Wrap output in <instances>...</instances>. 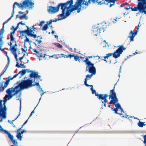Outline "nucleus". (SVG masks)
Listing matches in <instances>:
<instances>
[{
	"instance_id": "f257e3e1",
	"label": "nucleus",
	"mask_w": 146,
	"mask_h": 146,
	"mask_svg": "<svg viewBox=\"0 0 146 146\" xmlns=\"http://www.w3.org/2000/svg\"><path fill=\"white\" fill-rule=\"evenodd\" d=\"M87 0H77L75 4L70 9H69L73 3V0H71L67 1L65 3H59L56 7H53L51 6L48 7L47 11L49 13H55L58 11L60 7L62 10V13L60 15V16L62 17V19H64L68 16L71 13L75 10H77V12L79 13L81 10L86 9L84 2Z\"/></svg>"
},
{
	"instance_id": "f03ea898",
	"label": "nucleus",
	"mask_w": 146,
	"mask_h": 146,
	"mask_svg": "<svg viewBox=\"0 0 146 146\" xmlns=\"http://www.w3.org/2000/svg\"><path fill=\"white\" fill-rule=\"evenodd\" d=\"M19 82L17 81L14 85V86L16 85V88L18 89L17 90V92H21L23 89L28 88L34 86V85L32 84L33 80H32L28 79L26 80H22L19 84Z\"/></svg>"
},
{
	"instance_id": "7ed1b4c3",
	"label": "nucleus",
	"mask_w": 146,
	"mask_h": 146,
	"mask_svg": "<svg viewBox=\"0 0 146 146\" xmlns=\"http://www.w3.org/2000/svg\"><path fill=\"white\" fill-rule=\"evenodd\" d=\"M30 0H25L22 3H19L17 2L14 3L13 6V11L12 12V15L11 17L10 18V20L11 18L13 16L14 13V9L15 8V5L17 6L18 7L21 9H23L27 7H29L30 6L31 7L33 6L34 4L31 1H29Z\"/></svg>"
},
{
	"instance_id": "20e7f679",
	"label": "nucleus",
	"mask_w": 146,
	"mask_h": 146,
	"mask_svg": "<svg viewBox=\"0 0 146 146\" xmlns=\"http://www.w3.org/2000/svg\"><path fill=\"white\" fill-rule=\"evenodd\" d=\"M115 0H88V1H86L85 3V6H88V4L90 3L91 1L93 3H94L96 2L98 4L101 5L103 4L108 5L109 3H112V4H110V7H111L112 5H114Z\"/></svg>"
},
{
	"instance_id": "39448f33",
	"label": "nucleus",
	"mask_w": 146,
	"mask_h": 146,
	"mask_svg": "<svg viewBox=\"0 0 146 146\" xmlns=\"http://www.w3.org/2000/svg\"><path fill=\"white\" fill-rule=\"evenodd\" d=\"M26 27L27 28V30L23 31H19V32L20 33L21 36H24V34L26 33L28 36L33 37L35 38H36V37H39V38L40 39H41L42 38V37L41 36H37L36 34H34V32H33V30H32V28H30V29H29L28 26L26 25Z\"/></svg>"
},
{
	"instance_id": "423d86ee",
	"label": "nucleus",
	"mask_w": 146,
	"mask_h": 146,
	"mask_svg": "<svg viewBox=\"0 0 146 146\" xmlns=\"http://www.w3.org/2000/svg\"><path fill=\"white\" fill-rule=\"evenodd\" d=\"M118 47H119V48L116 50L113 53H110L106 54V57H107V58H108L109 57L112 55L113 58H117L118 57L120 56V55L122 54L123 50H125L126 49V48L124 47L122 45L118 46Z\"/></svg>"
},
{
	"instance_id": "0eeeda50",
	"label": "nucleus",
	"mask_w": 146,
	"mask_h": 146,
	"mask_svg": "<svg viewBox=\"0 0 146 146\" xmlns=\"http://www.w3.org/2000/svg\"><path fill=\"white\" fill-rule=\"evenodd\" d=\"M91 90L92 91V94H95L96 96L97 97V98L99 100H103V101L102 102V103L104 104V103H107L108 102V100L107 99V98L108 96V95L107 94H99L98 93H97L95 90H94L93 89V86H91Z\"/></svg>"
},
{
	"instance_id": "6e6552de",
	"label": "nucleus",
	"mask_w": 146,
	"mask_h": 146,
	"mask_svg": "<svg viewBox=\"0 0 146 146\" xmlns=\"http://www.w3.org/2000/svg\"><path fill=\"white\" fill-rule=\"evenodd\" d=\"M7 100L4 99L3 101V102L4 106L1 107L0 109V117L5 118L6 117L7 108L5 106Z\"/></svg>"
},
{
	"instance_id": "1a4fd4ad",
	"label": "nucleus",
	"mask_w": 146,
	"mask_h": 146,
	"mask_svg": "<svg viewBox=\"0 0 146 146\" xmlns=\"http://www.w3.org/2000/svg\"><path fill=\"white\" fill-rule=\"evenodd\" d=\"M25 73L26 72L28 73L31 72L29 75L30 79L33 78H34V81L35 80V78H38V80L40 79V76L38 75V72H35L34 71L32 72V71L30 70L29 69H25Z\"/></svg>"
},
{
	"instance_id": "9d476101",
	"label": "nucleus",
	"mask_w": 146,
	"mask_h": 146,
	"mask_svg": "<svg viewBox=\"0 0 146 146\" xmlns=\"http://www.w3.org/2000/svg\"><path fill=\"white\" fill-rule=\"evenodd\" d=\"M138 5L137 6L135 7L133 9H132V11H137L139 10L141 13H144L146 15V11L144 10L140 0H137Z\"/></svg>"
},
{
	"instance_id": "9b49d317",
	"label": "nucleus",
	"mask_w": 146,
	"mask_h": 146,
	"mask_svg": "<svg viewBox=\"0 0 146 146\" xmlns=\"http://www.w3.org/2000/svg\"><path fill=\"white\" fill-rule=\"evenodd\" d=\"M86 71H88L89 73L95 75L96 73V69L95 67L94 66V64L92 63L87 65L86 67Z\"/></svg>"
},
{
	"instance_id": "f8f14e48",
	"label": "nucleus",
	"mask_w": 146,
	"mask_h": 146,
	"mask_svg": "<svg viewBox=\"0 0 146 146\" xmlns=\"http://www.w3.org/2000/svg\"><path fill=\"white\" fill-rule=\"evenodd\" d=\"M4 32V27H3L1 29L0 31V50L2 51H4L5 48L2 49L1 47L3 44V42L2 40L3 35Z\"/></svg>"
},
{
	"instance_id": "ddd939ff",
	"label": "nucleus",
	"mask_w": 146,
	"mask_h": 146,
	"mask_svg": "<svg viewBox=\"0 0 146 146\" xmlns=\"http://www.w3.org/2000/svg\"><path fill=\"white\" fill-rule=\"evenodd\" d=\"M18 89L16 88V86L14 88L13 87L10 88L9 98L11 99L13 95L17 94L19 92H17V90Z\"/></svg>"
},
{
	"instance_id": "4468645a",
	"label": "nucleus",
	"mask_w": 146,
	"mask_h": 146,
	"mask_svg": "<svg viewBox=\"0 0 146 146\" xmlns=\"http://www.w3.org/2000/svg\"><path fill=\"white\" fill-rule=\"evenodd\" d=\"M110 95H109V99L111 98V100H116L117 99L116 96V93L113 89L111 90L110 91Z\"/></svg>"
},
{
	"instance_id": "2eb2a0df",
	"label": "nucleus",
	"mask_w": 146,
	"mask_h": 146,
	"mask_svg": "<svg viewBox=\"0 0 146 146\" xmlns=\"http://www.w3.org/2000/svg\"><path fill=\"white\" fill-rule=\"evenodd\" d=\"M17 46V44L15 43V44H14L13 46V47L12 48H10V50L11 52H12V54L14 55L16 61H18V59L17 58V55L16 53L17 49V48H15V47Z\"/></svg>"
},
{
	"instance_id": "dca6fc26",
	"label": "nucleus",
	"mask_w": 146,
	"mask_h": 146,
	"mask_svg": "<svg viewBox=\"0 0 146 146\" xmlns=\"http://www.w3.org/2000/svg\"><path fill=\"white\" fill-rule=\"evenodd\" d=\"M118 99H117L116 100H111L109 102V104H114L116 108L119 109H121V106L118 103H117L118 102Z\"/></svg>"
},
{
	"instance_id": "f3484780",
	"label": "nucleus",
	"mask_w": 146,
	"mask_h": 146,
	"mask_svg": "<svg viewBox=\"0 0 146 146\" xmlns=\"http://www.w3.org/2000/svg\"><path fill=\"white\" fill-rule=\"evenodd\" d=\"M139 28L138 27L137 30L135 32H133L132 31H131L129 33V36L128 38H130V41H133L134 40V38L137 35V32H138V29Z\"/></svg>"
},
{
	"instance_id": "a211bd4d",
	"label": "nucleus",
	"mask_w": 146,
	"mask_h": 146,
	"mask_svg": "<svg viewBox=\"0 0 146 146\" xmlns=\"http://www.w3.org/2000/svg\"><path fill=\"white\" fill-rule=\"evenodd\" d=\"M25 69H23L21 71H19V73L15 74L13 77H12L11 76H10V80H12L13 78H15L17 76L20 74V76L19 77V78H21L23 75L25 74Z\"/></svg>"
},
{
	"instance_id": "6ab92c4d",
	"label": "nucleus",
	"mask_w": 146,
	"mask_h": 146,
	"mask_svg": "<svg viewBox=\"0 0 146 146\" xmlns=\"http://www.w3.org/2000/svg\"><path fill=\"white\" fill-rule=\"evenodd\" d=\"M15 32H11L10 33V39L11 42H10V48H12L13 47V46L14 44H15V43H16V41H15V39L13 35V34H14Z\"/></svg>"
},
{
	"instance_id": "aec40b11",
	"label": "nucleus",
	"mask_w": 146,
	"mask_h": 146,
	"mask_svg": "<svg viewBox=\"0 0 146 146\" xmlns=\"http://www.w3.org/2000/svg\"><path fill=\"white\" fill-rule=\"evenodd\" d=\"M105 30V29L104 28L102 27L100 28V29H98L97 28L94 29V32H98L97 33H94V35L97 36L99 34L101 33V31L104 32Z\"/></svg>"
},
{
	"instance_id": "412c9836",
	"label": "nucleus",
	"mask_w": 146,
	"mask_h": 146,
	"mask_svg": "<svg viewBox=\"0 0 146 146\" xmlns=\"http://www.w3.org/2000/svg\"><path fill=\"white\" fill-rule=\"evenodd\" d=\"M69 57L70 59H71L72 57H74V59L75 61H77L78 60L79 62H80V60L79 59V57L77 55H75L74 54H69V55L68 56Z\"/></svg>"
},
{
	"instance_id": "4be33fe9",
	"label": "nucleus",
	"mask_w": 146,
	"mask_h": 146,
	"mask_svg": "<svg viewBox=\"0 0 146 146\" xmlns=\"http://www.w3.org/2000/svg\"><path fill=\"white\" fill-rule=\"evenodd\" d=\"M0 132L7 134L9 137V132L6 130L4 129L0 125Z\"/></svg>"
},
{
	"instance_id": "5701e85b",
	"label": "nucleus",
	"mask_w": 146,
	"mask_h": 146,
	"mask_svg": "<svg viewBox=\"0 0 146 146\" xmlns=\"http://www.w3.org/2000/svg\"><path fill=\"white\" fill-rule=\"evenodd\" d=\"M21 93H20V94H19L18 95L19 98H17V99H16V100H20L21 104V99H20L19 98H20V97H21ZM21 104L20 106V111L19 112V114L18 115L17 117V118H15V120L19 116V115H20V112H21Z\"/></svg>"
},
{
	"instance_id": "b1692460",
	"label": "nucleus",
	"mask_w": 146,
	"mask_h": 146,
	"mask_svg": "<svg viewBox=\"0 0 146 146\" xmlns=\"http://www.w3.org/2000/svg\"><path fill=\"white\" fill-rule=\"evenodd\" d=\"M144 10H146V0H140Z\"/></svg>"
},
{
	"instance_id": "393cba45",
	"label": "nucleus",
	"mask_w": 146,
	"mask_h": 146,
	"mask_svg": "<svg viewBox=\"0 0 146 146\" xmlns=\"http://www.w3.org/2000/svg\"><path fill=\"white\" fill-rule=\"evenodd\" d=\"M58 57H56V58L58 59L59 58H61V57H63L64 58H69V57H68L69 55H65L63 54H58Z\"/></svg>"
},
{
	"instance_id": "a878e982",
	"label": "nucleus",
	"mask_w": 146,
	"mask_h": 146,
	"mask_svg": "<svg viewBox=\"0 0 146 146\" xmlns=\"http://www.w3.org/2000/svg\"><path fill=\"white\" fill-rule=\"evenodd\" d=\"M6 93L7 94L4 97L3 99H7V100H9V88L6 91Z\"/></svg>"
},
{
	"instance_id": "bb28decb",
	"label": "nucleus",
	"mask_w": 146,
	"mask_h": 146,
	"mask_svg": "<svg viewBox=\"0 0 146 146\" xmlns=\"http://www.w3.org/2000/svg\"><path fill=\"white\" fill-rule=\"evenodd\" d=\"M17 134L16 135V137L20 141L22 140V136H21L22 134L19 131L18 132H17Z\"/></svg>"
},
{
	"instance_id": "cd10ccee",
	"label": "nucleus",
	"mask_w": 146,
	"mask_h": 146,
	"mask_svg": "<svg viewBox=\"0 0 146 146\" xmlns=\"http://www.w3.org/2000/svg\"><path fill=\"white\" fill-rule=\"evenodd\" d=\"M111 108L112 110H113L115 111V113L119 115L121 117H124L122 115V114L121 113H119L117 112V111H118V109L116 108H114L113 109V108L112 107H111Z\"/></svg>"
},
{
	"instance_id": "c85d7f7f",
	"label": "nucleus",
	"mask_w": 146,
	"mask_h": 146,
	"mask_svg": "<svg viewBox=\"0 0 146 146\" xmlns=\"http://www.w3.org/2000/svg\"><path fill=\"white\" fill-rule=\"evenodd\" d=\"M145 123V122H143L139 121L137 125L139 127H142L143 126L146 125V124H144Z\"/></svg>"
},
{
	"instance_id": "c756f323",
	"label": "nucleus",
	"mask_w": 146,
	"mask_h": 146,
	"mask_svg": "<svg viewBox=\"0 0 146 146\" xmlns=\"http://www.w3.org/2000/svg\"><path fill=\"white\" fill-rule=\"evenodd\" d=\"M19 18L20 19H25V20H27L28 19V17L27 16L26 14L24 15L23 16H19Z\"/></svg>"
},
{
	"instance_id": "7c9ffc66",
	"label": "nucleus",
	"mask_w": 146,
	"mask_h": 146,
	"mask_svg": "<svg viewBox=\"0 0 146 146\" xmlns=\"http://www.w3.org/2000/svg\"><path fill=\"white\" fill-rule=\"evenodd\" d=\"M84 61L85 62L86 64L87 65H88L89 64L92 63L90 61H89L88 58V57L86 58V60H84Z\"/></svg>"
},
{
	"instance_id": "2f4dec72",
	"label": "nucleus",
	"mask_w": 146,
	"mask_h": 146,
	"mask_svg": "<svg viewBox=\"0 0 146 146\" xmlns=\"http://www.w3.org/2000/svg\"><path fill=\"white\" fill-rule=\"evenodd\" d=\"M9 64H7L6 65L5 68H4V69L3 70L2 72L1 73V74H0L1 76H2L3 74L5 73V72L6 71L7 69L8 68L9 66Z\"/></svg>"
},
{
	"instance_id": "473e14b6",
	"label": "nucleus",
	"mask_w": 146,
	"mask_h": 146,
	"mask_svg": "<svg viewBox=\"0 0 146 146\" xmlns=\"http://www.w3.org/2000/svg\"><path fill=\"white\" fill-rule=\"evenodd\" d=\"M25 37L26 38V39L24 40V47H25V44L26 42H28L29 44H31V42L32 41L31 40L30 41L29 40V39L27 38V37L26 36H25Z\"/></svg>"
},
{
	"instance_id": "72a5a7b5",
	"label": "nucleus",
	"mask_w": 146,
	"mask_h": 146,
	"mask_svg": "<svg viewBox=\"0 0 146 146\" xmlns=\"http://www.w3.org/2000/svg\"><path fill=\"white\" fill-rule=\"evenodd\" d=\"M19 24L18 23L15 28L14 26H12L11 30H13V31L15 32L17 29L18 28Z\"/></svg>"
},
{
	"instance_id": "f704fd0d",
	"label": "nucleus",
	"mask_w": 146,
	"mask_h": 146,
	"mask_svg": "<svg viewBox=\"0 0 146 146\" xmlns=\"http://www.w3.org/2000/svg\"><path fill=\"white\" fill-rule=\"evenodd\" d=\"M11 141L13 144V145H12L11 146H19L18 145V143L16 140L14 139Z\"/></svg>"
},
{
	"instance_id": "c9c22d12",
	"label": "nucleus",
	"mask_w": 146,
	"mask_h": 146,
	"mask_svg": "<svg viewBox=\"0 0 146 146\" xmlns=\"http://www.w3.org/2000/svg\"><path fill=\"white\" fill-rule=\"evenodd\" d=\"M7 80H6V82L4 85L3 87H4V88L6 87L9 84V76L7 78Z\"/></svg>"
},
{
	"instance_id": "e433bc0d",
	"label": "nucleus",
	"mask_w": 146,
	"mask_h": 146,
	"mask_svg": "<svg viewBox=\"0 0 146 146\" xmlns=\"http://www.w3.org/2000/svg\"><path fill=\"white\" fill-rule=\"evenodd\" d=\"M3 83L4 81H2L0 83V92L3 91L4 90V87H3L2 88Z\"/></svg>"
},
{
	"instance_id": "4c0bfd02",
	"label": "nucleus",
	"mask_w": 146,
	"mask_h": 146,
	"mask_svg": "<svg viewBox=\"0 0 146 146\" xmlns=\"http://www.w3.org/2000/svg\"><path fill=\"white\" fill-rule=\"evenodd\" d=\"M33 85H34V86L36 85L38 86L39 89L40 90V92L42 91V92H43V90H42V89L40 87V86L38 82H36L35 84Z\"/></svg>"
},
{
	"instance_id": "58836bf2",
	"label": "nucleus",
	"mask_w": 146,
	"mask_h": 146,
	"mask_svg": "<svg viewBox=\"0 0 146 146\" xmlns=\"http://www.w3.org/2000/svg\"><path fill=\"white\" fill-rule=\"evenodd\" d=\"M48 28V25H47L45 24L42 27V30L43 31H46Z\"/></svg>"
},
{
	"instance_id": "ea45409f",
	"label": "nucleus",
	"mask_w": 146,
	"mask_h": 146,
	"mask_svg": "<svg viewBox=\"0 0 146 146\" xmlns=\"http://www.w3.org/2000/svg\"><path fill=\"white\" fill-rule=\"evenodd\" d=\"M92 74H88L86 76V78H86L87 80H88V79H90L91 78L92 76H93Z\"/></svg>"
},
{
	"instance_id": "a19ab883",
	"label": "nucleus",
	"mask_w": 146,
	"mask_h": 146,
	"mask_svg": "<svg viewBox=\"0 0 146 146\" xmlns=\"http://www.w3.org/2000/svg\"><path fill=\"white\" fill-rule=\"evenodd\" d=\"M36 55L39 58L42 57V55L41 53H40L38 52H37V53H36ZM39 60H40V58H39Z\"/></svg>"
},
{
	"instance_id": "79ce46f5",
	"label": "nucleus",
	"mask_w": 146,
	"mask_h": 146,
	"mask_svg": "<svg viewBox=\"0 0 146 146\" xmlns=\"http://www.w3.org/2000/svg\"><path fill=\"white\" fill-rule=\"evenodd\" d=\"M54 44L58 48H61L63 47L59 43H56Z\"/></svg>"
},
{
	"instance_id": "37998d69",
	"label": "nucleus",
	"mask_w": 146,
	"mask_h": 146,
	"mask_svg": "<svg viewBox=\"0 0 146 146\" xmlns=\"http://www.w3.org/2000/svg\"><path fill=\"white\" fill-rule=\"evenodd\" d=\"M87 80L86 78H85V81H84V84L86 86H92V85H89L87 83Z\"/></svg>"
},
{
	"instance_id": "c03bdc74",
	"label": "nucleus",
	"mask_w": 146,
	"mask_h": 146,
	"mask_svg": "<svg viewBox=\"0 0 146 146\" xmlns=\"http://www.w3.org/2000/svg\"><path fill=\"white\" fill-rule=\"evenodd\" d=\"M25 63L24 62H23V63H22V62H21L20 63L21 67L22 68H25L26 67V66L24 65V64Z\"/></svg>"
},
{
	"instance_id": "a18cd8bd",
	"label": "nucleus",
	"mask_w": 146,
	"mask_h": 146,
	"mask_svg": "<svg viewBox=\"0 0 146 146\" xmlns=\"http://www.w3.org/2000/svg\"><path fill=\"white\" fill-rule=\"evenodd\" d=\"M4 53L6 55V56H7V60H8V63L7 64H9V57L7 55V52L6 51H5Z\"/></svg>"
},
{
	"instance_id": "49530a36",
	"label": "nucleus",
	"mask_w": 146,
	"mask_h": 146,
	"mask_svg": "<svg viewBox=\"0 0 146 146\" xmlns=\"http://www.w3.org/2000/svg\"><path fill=\"white\" fill-rule=\"evenodd\" d=\"M144 141L143 143L145 144V146H146V135H145L143 136Z\"/></svg>"
},
{
	"instance_id": "de8ad7c7",
	"label": "nucleus",
	"mask_w": 146,
	"mask_h": 146,
	"mask_svg": "<svg viewBox=\"0 0 146 146\" xmlns=\"http://www.w3.org/2000/svg\"><path fill=\"white\" fill-rule=\"evenodd\" d=\"M43 58H44L45 60L47 58H49V56L45 54H44Z\"/></svg>"
},
{
	"instance_id": "09e8293b",
	"label": "nucleus",
	"mask_w": 146,
	"mask_h": 146,
	"mask_svg": "<svg viewBox=\"0 0 146 146\" xmlns=\"http://www.w3.org/2000/svg\"><path fill=\"white\" fill-rule=\"evenodd\" d=\"M10 139L11 140V141L14 139L13 135L10 133Z\"/></svg>"
},
{
	"instance_id": "8fccbe9b",
	"label": "nucleus",
	"mask_w": 146,
	"mask_h": 146,
	"mask_svg": "<svg viewBox=\"0 0 146 146\" xmlns=\"http://www.w3.org/2000/svg\"><path fill=\"white\" fill-rule=\"evenodd\" d=\"M16 66L18 67V68H20L21 67L20 64H19V63L18 62H17V64L16 65Z\"/></svg>"
},
{
	"instance_id": "3c124183",
	"label": "nucleus",
	"mask_w": 146,
	"mask_h": 146,
	"mask_svg": "<svg viewBox=\"0 0 146 146\" xmlns=\"http://www.w3.org/2000/svg\"><path fill=\"white\" fill-rule=\"evenodd\" d=\"M52 22V19L50 20V21H47L46 22V25H48L51 24Z\"/></svg>"
},
{
	"instance_id": "603ef678",
	"label": "nucleus",
	"mask_w": 146,
	"mask_h": 146,
	"mask_svg": "<svg viewBox=\"0 0 146 146\" xmlns=\"http://www.w3.org/2000/svg\"><path fill=\"white\" fill-rule=\"evenodd\" d=\"M35 40L37 42L38 44H40L42 42V41L41 40H38V39Z\"/></svg>"
},
{
	"instance_id": "864d4df0",
	"label": "nucleus",
	"mask_w": 146,
	"mask_h": 146,
	"mask_svg": "<svg viewBox=\"0 0 146 146\" xmlns=\"http://www.w3.org/2000/svg\"><path fill=\"white\" fill-rule=\"evenodd\" d=\"M25 55V54H23V55L22 57H20L19 58V60H20L21 62H22V60L23 59V58L24 57V56Z\"/></svg>"
},
{
	"instance_id": "5fc2aeb1",
	"label": "nucleus",
	"mask_w": 146,
	"mask_h": 146,
	"mask_svg": "<svg viewBox=\"0 0 146 146\" xmlns=\"http://www.w3.org/2000/svg\"><path fill=\"white\" fill-rule=\"evenodd\" d=\"M127 5H128V3H124L122 4L121 5H120V7H123V6Z\"/></svg>"
},
{
	"instance_id": "6e6d98bb",
	"label": "nucleus",
	"mask_w": 146,
	"mask_h": 146,
	"mask_svg": "<svg viewBox=\"0 0 146 146\" xmlns=\"http://www.w3.org/2000/svg\"><path fill=\"white\" fill-rule=\"evenodd\" d=\"M9 21V18L7 20L5 21L3 24V27H4V25L5 24L7 23L8 21Z\"/></svg>"
},
{
	"instance_id": "4d7b16f0",
	"label": "nucleus",
	"mask_w": 146,
	"mask_h": 146,
	"mask_svg": "<svg viewBox=\"0 0 146 146\" xmlns=\"http://www.w3.org/2000/svg\"><path fill=\"white\" fill-rule=\"evenodd\" d=\"M15 120H13L11 121L10 122V123L12 125V127H15V125H14L13 124V121H14Z\"/></svg>"
},
{
	"instance_id": "13d9d810",
	"label": "nucleus",
	"mask_w": 146,
	"mask_h": 146,
	"mask_svg": "<svg viewBox=\"0 0 146 146\" xmlns=\"http://www.w3.org/2000/svg\"><path fill=\"white\" fill-rule=\"evenodd\" d=\"M44 23V21H42L40 22V24L39 25L42 26V24Z\"/></svg>"
},
{
	"instance_id": "bf43d9fd",
	"label": "nucleus",
	"mask_w": 146,
	"mask_h": 146,
	"mask_svg": "<svg viewBox=\"0 0 146 146\" xmlns=\"http://www.w3.org/2000/svg\"><path fill=\"white\" fill-rule=\"evenodd\" d=\"M23 125H22V126H21V128H19L17 131V132H18L19 131L23 128Z\"/></svg>"
},
{
	"instance_id": "052dcab7",
	"label": "nucleus",
	"mask_w": 146,
	"mask_h": 146,
	"mask_svg": "<svg viewBox=\"0 0 146 146\" xmlns=\"http://www.w3.org/2000/svg\"><path fill=\"white\" fill-rule=\"evenodd\" d=\"M62 17V18L61 19H62V17ZM61 20V19H56L55 20H52V22H56L57 21V20Z\"/></svg>"
},
{
	"instance_id": "680f3d73",
	"label": "nucleus",
	"mask_w": 146,
	"mask_h": 146,
	"mask_svg": "<svg viewBox=\"0 0 146 146\" xmlns=\"http://www.w3.org/2000/svg\"><path fill=\"white\" fill-rule=\"evenodd\" d=\"M27 132L26 131V130H23L22 131H21L20 133H21L22 134H23L24 133H25Z\"/></svg>"
},
{
	"instance_id": "e2e57ef3",
	"label": "nucleus",
	"mask_w": 146,
	"mask_h": 146,
	"mask_svg": "<svg viewBox=\"0 0 146 146\" xmlns=\"http://www.w3.org/2000/svg\"><path fill=\"white\" fill-rule=\"evenodd\" d=\"M19 24H21V25H25V23H23L22 22V21H21V22H19Z\"/></svg>"
},
{
	"instance_id": "0e129e2a",
	"label": "nucleus",
	"mask_w": 146,
	"mask_h": 146,
	"mask_svg": "<svg viewBox=\"0 0 146 146\" xmlns=\"http://www.w3.org/2000/svg\"><path fill=\"white\" fill-rule=\"evenodd\" d=\"M128 5L129 6V8H128V7H124V9H126L127 10H128L129 9H130V5H129L128 4Z\"/></svg>"
},
{
	"instance_id": "69168bd1",
	"label": "nucleus",
	"mask_w": 146,
	"mask_h": 146,
	"mask_svg": "<svg viewBox=\"0 0 146 146\" xmlns=\"http://www.w3.org/2000/svg\"><path fill=\"white\" fill-rule=\"evenodd\" d=\"M33 50L35 52H36V53H37V52L38 51L36 50V49H33Z\"/></svg>"
},
{
	"instance_id": "338daca9",
	"label": "nucleus",
	"mask_w": 146,
	"mask_h": 146,
	"mask_svg": "<svg viewBox=\"0 0 146 146\" xmlns=\"http://www.w3.org/2000/svg\"><path fill=\"white\" fill-rule=\"evenodd\" d=\"M18 13H19V14L20 15V14H23L24 13V12H23L22 11H19V12H18Z\"/></svg>"
},
{
	"instance_id": "774afa93",
	"label": "nucleus",
	"mask_w": 146,
	"mask_h": 146,
	"mask_svg": "<svg viewBox=\"0 0 146 146\" xmlns=\"http://www.w3.org/2000/svg\"><path fill=\"white\" fill-rule=\"evenodd\" d=\"M28 119H27L25 122V123H23V125L24 126V125H25L27 122V121H28Z\"/></svg>"
}]
</instances>
